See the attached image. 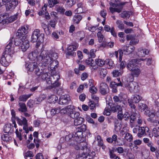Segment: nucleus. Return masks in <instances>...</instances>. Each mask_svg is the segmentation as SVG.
<instances>
[{
    "instance_id": "obj_1",
    "label": "nucleus",
    "mask_w": 159,
    "mask_h": 159,
    "mask_svg": "<svg viewBox=\"0 0 159 159\" xmlns=\"http://www.w3.org/2000/svg\"><path fill=\"white\" fill-rule=\"evenodd\" d=\"M86 126L83 125L77 128L76 132L73 135L69 134L65 138L66 141L70 139H74L77 143L75 146L76 150H84V155L82 156L78 155L77 156V159H89V149L87 148V143L86 142L85 138L83 137V132L86 130Z\"/></svg>"
},
{
    "instance_id": "obj_2",
    "label": "nucleus",
    "mask_w": 159,
    "mask_h": 159,
    "mask_svg": "<svg viewBox=\"0 0 159 159\" xmlns=\"http://www.w3.org/2000/svg\"><path fill=\"white\" fill-rule=\"evenodd\" d=\"M28 57L30 61L36 62V60L44 66H47L51 60L45 50L42 51L40 52L37 50H34L29 54Z\"/></svg>"
},
{
    "instance_id": "obj_3",
    "label": "nucleus",
    "mask_w": 159,
    "mask_h": 159,
    "mask_svg": "<svg viewBox=\"0 0 159 159\" xmlns=\"http://www.w3.org/2000/svg\"><path fill=\"white\" fill-rule=\"evenodd\" d=\"M15 44L19 46L23 52L26 51L30 47L29 42L26 36L16 38L15 41Z\"/></svg>"
},
{
    "instance_id": "obj_4",
    "label": "nucleus",
    "mask_w": 159,
    "mask_h": 159,
    "mask_svg": "<svg viewBox=\"0 0 159 159\" xmlns=\"http://www.w3.org/2000/svg\"><path fill=\"white\" fill-rule=\"evenodd\" d=\"M60 78V76L58 74H56L48 77L46 79L47 83L48 84L51 85L47 88L49 89H52L54 87L58 86L60 84L58 81Z\"/></svg>"
},
{
    "instance_id": "obj_5",
    "label": "nucleus",
    "mask_w": 159,
    "mask_h": 159,
    "mask_svg": "<svg viewBox=\"0 0 159 159\" xmlns=\"http://www.w3.org/2000/svg\"><path fill=\"white\" fill-rule=\"evenodd\" d=\"M25 68L28 71L32 72L34 71V73L36 75H39V72L40 68H39L37 65V63L35 61H30L27 63L25 65Z\"/></svg>"
},
{
    "instance_id": "obj_6",
    "label": "nucleus",
    "mask_w": 159,
    "mask_h": 159,
    "mask_svg": "<svg viewBox=\"0 0 159 159\" xmlns=\"http://www.w3.org/2000/svg\"><path fill=\"white\" fill-rule=\"evenodd\" d=\"M44 35L43 34L40 33L39 29H35L33 32L31 37V40L33 42H36L39 39L40 41L43 40Z\"/></svg>"
},
{
    "instance_id": "obj_7",
    "label": "nucleus",
    "mask_w": 159,
    "mask_h": 159,
    "mask_svg": "<svg viewBox=\"0 0 159 159\" xmlns=\"http://www.w3.org/2000/svg\"><path fill=\"white\" fill-rule=\"evenodd\" d=\"M130 82L128 84L125 85L126 88L131 93H136L138 91L139 85L138 83L135 82L131 80V79L129 80Z\"/></svg>"
},
{
    "instance_id": "obj_8",
    "label": "nucleus",
    "mask_w": 159,
    "mask_h": 159,
    "mask_svg": "<svg viewBox=\"0 0 159 159\" xmlns=\"http://www.w3.org/2000/svg\"><path fill=\"white\" fill-rule=\"evenodd\" d=\"M16 120L17 123L20 125H23V129L25 131L26 133H28L29 132L27 120L25 117H23L22 119L21 120L16 117Z\"/></svg>"
},
{
    "instance_id": "obj_9",
    "label": "nucleus",
    "mask_w": 159,
    "mask_h": 159,
    "mask_svg": "<svg viewBox=\"0 0 159 159\" xmlns=\"http://www.w3.org/2000/svg\"><path fill=\"white\" fill-rule=\"evenodd\" d=\"M139 63V61L137 59H132L129 61L127 64L126 67L128 70L130 71L133 70L136 67H139L137 65Z\"/></svg>"
},
{
    "instance_id": "obj_10",
    "label": "nucleus",
    "mask_w": 159,
    "mask_h": 159,
    "mask_svg": "<svg viewBox=\"0 0 159 159\" xmlns=\"http://www.w3.org/2000/svg\"><path fill=\"white\" fill-rule=\"evenodd\" d=\"M28 28L27 26H24L21 27L18 30L16 34V35L19 37L17 38H20L25 35L28 33Z\"/></svg>"
},
{
    "instance_id": "obj_11",
    "label": "nucleus",
    "mask_w": 159,
    "mask_h": 159,
    "mask_svg": "<svg viewBox=\"0 0 159 159\" xmlns=\"http://www.w3.org/2000/svg\"><path fill=\"white\" fill-rule=\"evenodd\" d=\"M12 43L11 41H10L8 44L6 46L4 52V54L5 55H7L10 56L13 54L14 52V48L12 46Z\"/></svg>"
},
{
    "instance_id": "obj_12",
    "label": "nucleus",
    "mask_w": 159,
    "mask_h": 159,
    "mask_svg": "<svg viewBox=\"0 0 159 159\" xmlns=\"http://www.w3.org/2000/svg\"><path fill=\"white\" fill-rule=\"evenodd\" d=\"M142 97L138 95H136L131 99L129 102V106L132 108L135 109V106L133 103H137L140 101Z\"/></svg>"
},
{
    "instance_id": "obj_13",
    "label": "nucleus",
    "mask_w": 159,
    "mask_h": 159,
    "mask_svg": "<svg viewBox=\"0 0 159 159\" xmlns=\"http://www.w3.org/2000/svg\"><path fill=\"white\" fill-rule=\"evenodd\" d=\"M18 4L17 0H11L6 5V10L7 11H12Z\"/></svg>"
},
{
    "instance_id": "obj_14",
    "label": "nucleus",
    "mask_w": 159,
    "mask_h": 159,
    "mask_svg": "<svg viewBox=\"0 0 159 159\" xmlns=\"http://www.w3.org/2000/svg\"><path fill=\"white\" fill-rule=\"evenodd\" d=\"M117 80L119 83H117L116 82H111L110 84V87L112 88V92L114 93H116L117 91L116 89V87L117 86H124L122 83L121 82L120 78H117Z\"/></svg>"
},
{
    "instance_id": "obj_15",
    "label": "nucleus",
    "mask_w": 159,
    "mask_h": 159,
    "mask_svg": "<svg viewBox=\"0 0 159 159\" xmlns=\"http://www.w3.org/2000/svg\"><path fill=\"white\" fill-rule=\"evenodd\" d=\"M113 99L115 102H120L121 104H117L116 106H113V108H114V109H122L123 107V105H125V103L123 102H121V100L119 97L116 96H115L113 98Z\"/></svg>"
},
{
    "instance_id": "obj_16",
    "label": "nucleus",
    "mask_w": 159,
    "mask_h": 159,
    "mask_svg": "<svg viewBox=\"0 0 159 159\" xmlns=\"http://www.w3.org/2000/svg\"><path fill=\"white\" fill-rule=\"evenodd\" d=\"M92 98L95 101H90V109H94L98 107V102L99 100V98L96 95H92Z\"/></svg>"
},
{
    "instance_id": "obj_17",
    "label": "nucleus",
    "mask_w": 159,
    "mask_h": 159,
    "mask_svg": "<svg viewBox=\"0 0 159 159\" xmlns=\"http://www.w3.org/2000/svg\"><path fill=\"white\" fill-rule=\"evenodd\" d=\"M100 91L101 93L105 95L109 92V88L107 84L105 83L100 84Z\"/></svg>"
},
{
    "instance_id": "obj_18",
    "label": "nucleus",
    "mask_w": 159,
    "mask_h": 159,
    "mask_svg": "<svg viewBox=\"0 0 159 159\" xmlns=\"http://www.w3.org/2000/svg\"><path fill=\"white\" fill-rule=\"evenodd\" d=\"M122 49H123L125 54L128 55L134 51V48L132 46H129V45L126 44L124 45Z\"/></svg>"
},
{
    "instance_id": "obj_19",
    "label": "nucleus",
    "mask_w": 159,
    "mask_h": 159,
    "mask_svg": "<svg viewBox=\"0 0 159 159\" xmlns=\"http://www.w3.org/2000/svg\"><path fill=\"white\" fill-rule=\"evenodd\" d=\"M131 75L129 78L131 80H134V77H138L141 73L140 70L137 67L131 70Z\"/></svg>"
},
{
    "instance_id": "obj_20",
    "label": "nucleus",
    "mask_w": 159,
    "mask_h": 159,
    "mask_svg": "<svg viewBox=\"0 0 159 159\" xmlns=\"http://www.w3.org/2000/svg\"><path fill=\"white\" fill-rule=\"evenodd\" d=\"M95 84L94 81L93 79H90V93H92L91 96L93 95H95V94L98 91L97 88L95 86Z\"/></svg>"
},
{
    "instance_id": "obj_21",
    "label": "nucleus",
    "mask_w": 159,
    "mask_h": 159,
    "mask_svg": "<svg viewBox=\"0 0 159 159\" xmlns=\"http://www.w3.org/2000/svg\"><path fill=\"white\" fill-rule=\"evenodd\" d=\"M148 128L147 127H141L138 129V132L137 134L138 137L139 138L142 137L143 136L146 135V132H148Z\"/></svg>"
},
{
    "instance_id": "obj_22",
    "label": "nucleus",
    "mask_w": 159,
    "mask_h": 159,
    "mask_svg": "<svg viewBox=\"0 0 159 159\" xmlns=\"http://www.w3.org/2000/svg\"><path fill=\"white\" fill-rule=\"evenodd\" d=\"M70 100L69 96L66 95H61L59 98V104L63 105L67 103Z\"/></svg>"
},
{
    "instance_id": "obj_23",
    "label": "nucleus",
    "mask_w": 159,
    "mask_h": 159,
    "mask_svg": "<svg viewBox=\"0 0 159 159\" xmlns=\"http://www.w3.org/2000/svg\"><path fill=\"white\" fill-rule=\"evenodd\" d=\"M4 53H3L0 61V64L2 65L6 66L9 65L10 62L9 61L7 60L6 58L9 57L11 56L7 55H5V54L4 55Z\"/></svg>"
},
{
    "instance_id": "obj_24",
    "label": "nucleus",
    "mask_w": 159,
    "mask_h": 159,
    "mask_svg": "<svg viewBox=\"0 0 159 159\" xmlns=\"http://www.w3.org/2000/svg\"><path fill=\"white\" fill-rule=\"evenodd\" d=\"M126 39L127 40H130L129 44L131 46L138 43L139 42V40L134 38V36L131 34L127 35L126 36Z\"/></svg>"
},
{
    "instance_id": "obj_25",
    "label": "nucleus",
    "mask_w": 159,
    "mask_h": 159,
    "mask_svg": "<svg viewBox=\"0 0 159 159\" xmlns=\"http://www.w3.org/2000/svg\"><path fill=\"white\" fill-rule=\"evenodd\" d=\"M149 51L146 49L139 48L137 52L138 56L140 57H144L149 54Z\"/></svg>"
},
{
    "instance_id": "obj_26",
    "label": "nucleus",
    "mask_w": 159,
    "mask_h": 159,
    "mask_svg": "<svg viewBox=\"0 0 159 159\" xmlns=\"http://www.w3.org/2000/svg\"><path fill=\"white\" fill-rule=\"evenodd\" d=\"M4 131L5 133L7 134L12 133L14 131V129L11 124H9L6 125L4 127Z\"/></svg>"
},
{
    "instance_id": "obj_27",
    "label": "nucleus",
    "mask_w": 159,
    "mask_h": 159,
    "mask_svg": "<svg viewBox=\"0 0 159 159\" xmlns=\"http://www.w3.org/2000/svg\"><path fill=\"white\" fill-rule=\"evenodd\" d=\"M39 72L40 74L39 75H37L39 77H41L42 79L43 80H46V79L48 76L47 72L46 69H44L42 70V69H40Z\"/></svg>"
},
{
    "instance_id": "obj_28",
    "label": "nucleus",
    "mask_w": 159,
    "mask_h": 159,
    "mask_svg": "<svg viewBox=\"0 0 159 159\" xmlns=\"http://www.w3.org/2000/svg\"><path fill=\"white\" fill-rule=\"evenodd\" d=\"M97 140L98 141V145L101 147L102 149L104 150L106 148V146L104 144L103 140L100 136H97Z\"/></svg>"
},
{
    "instance_id": "obj_29",
    "label": "nucleus",
    "mask_w": 159,
    "mask_h": 159,
    "mask_svg": "<svg viewBox=\"0 0 159 159\" xmlns=\"http://www.w3.org/2000/svg\"><path fill=\"white\" fill-rule=\"evenodd\" d=\"M105 65L108 69H112L115 66L113 61L111 59H107L106 60Z\"/></svg>"
},
{
    "instance_id": "obj_30",
    "label": "nucleus",
    "mask_w": 159,
    "mask_h": 159,
    "mask_svg": "<svg viewBox=\"0 0 159 159\" xmlns=\"http://www.w3.org/2000/svg\"><path fill=\"white\" fill-rule=\"evenodd\" d=\"M98 68L96 61H94L93 59L90 60V69L92 71L95 70Z\"/></svg>"
},
{
    "instance_id": "obj_31",
    "label": "nucleus",
    "mask_w": 159,
    "mask_h": 159,
    "mask_svg": "<svg viewBox=\"0 0 159 159\" xmlns=\"http://www.w3.org/2000/svg\"><path fill=\"white\" fill-rule=\"evenodd\" d=\"M49 63L50 64L49 65V66L52 69V70H53L55 69L57 67L58 65V62L57 60H53L48 64Z\"/></svg>"
},
{
    "instance_id": "obj_32",
    "label": "nucleus",
    "mask_w": 159,
    "mask_h": 159,
    "mask_svg": "<svg viewBox=\"0 0 159 159\" xmlns=\"http://www.w3.org/2000/svg\"><path fill=\"white\" fill-rule=\"evenodd\" d=\"M32 94H23L20 96L19 98V100L20 101L25 102L28 98H29L31 95Z\"/></svg>"
},
{
    "instance_id": "obj_33",
    "label": "nucleus",
    "mask_w": 159,
    "mask_h": 159,
    "mask_svg": "<svg viewBox=\"0 0 159 159\" xmlns=\"http://www.w3.org/2000/svg\"><path fill=\"white\" fill-rule=\"evenodd\" d=\"M84 120V119L81 117L77 118L74 121L75 125L77 126L81 125L83 123Z\"/></svg>"
},
{
    "instance_id": "obj_34",
    "label": "nucleus",
    "mask_w": 159,
    "mask_h": 159,
    "mask_svg": "<svg viewBox=\"0 0 159 159\" xmlns=\"http://www.w3.org/2000/svg\"><path fill=\"white\" fill-rule=\"evenodd\" d=\"M70 113H69L68 115L70 116V117L72 118H77L80 115V113L78 112H76L73 110H70Z\"/></svg>"
},
{
    "instance_id": "obj_35",
    "label": "nucleus",
    "mask_w": 159,
    "mask_h": 159,
    "mask_svg": "<svg viewBox=\"0 0 159 159\" xmlns=\"http://www.w3.org/2000/svg\"><path fill=\"white\" fill-rule=\"evenodd\" d=\"M1 139L4 141L7 142L11 140L12 138L7 134L2 135Z\"/></svg>"
},
{
    "instance_id": "obj_36",
    "label": "nucleus",
    "mask_w": 159,
    "mask_h": 159,
    "mask_svg": "<svg viewBox=\"0 0 159 159\" xmlns=\"http://www.w3.org/2000/svg\"><path fill=\"white\" fill-rule=\"evenodd\" d=\"M125 4V3H124L123 2L116 5L115 7H116V12L118 13L120 12L122 9L123 6Z\"/></svg>"
},
{
    "instance_id": "obj_37",
    "label": "nucleus",
    "mask_w": 159,
    "mask_h": 159,
    "mask_svg": "<svg viewBox=\"0 0 159 159\" xmlns=\"http://www.w3.org/2000/svg\"><path fill=\"white\" fill-rule=\"evenodd\" d=\"M145 114L150 118L153 117L155 116L154 110H146Z\"/></svg>"
},
{
    "instance_id": "obj_38",
    "label": "nucleus",
    "mask_w": 159,
    "mask_h": 159,
    "mask_svg": "<svg viewBox=\"0 0 159 159\" xmlns=\"http://www.w3.org/2000/svg\"><path fill=\"white\" fill-rule=\"evenodd\" d=\"M121 126L120 123H119L118 120L116 121L115 123L114 130L116 132H119L121 128Z\"/></svg>"
},
{
    "instance_id": "obj_39",
    "label": "nucleus",
    "mask_w": 159,
    "mask_h": 159,
    "mask_svg": "<svg viewBox=\"0 0 159 159\" xmlns=\"http://www.w3.org/2000/svg\"><path fill=\"white\" fill-rule=\"evenodd\" d=\"M46 97V96L45 95H43L41 96L39 98H36L34 101V103L37 104L39 103L42 100L44 99Z\"/></svg>"
},
{
    "instance_id": "obj_40",
    "label": "nucleus",
    "mask_w": 159,
    "mask_h": 159,
    "mask_svg": "<svg viewBox=\"0 0 159 159\" xmlns=\"http://www.w3.org/2000/svg\"><path fill=\"white\" fill-rule=\"evenodd\" d=\"M123 70H120V71L118 70H115L113 71L112 74L114 77H117L121 75L123 73Z\"/></svg>"
},
{
    "instance_id": "obj_41",
    "label": "nucleus",
    "mask_w": 159,
    "mask_h": 159,
    "mask_svg": "<svg viewBox=\"0 0 159 159\" xmlns=\"http://www.w3.org/2000/svg\"><path fill=\"white\" fill-rule=\"evenodd\" d=\"M78 47L77 43H75L74 45H71L69 46L67 48L68 51H75Z\"/></svg>"
},
{
    "instance_id": "obj_42",
    "label": "nucleus",
    "mask_w": 159,
    "mask_h": 159,
    "mask_svg": "<svg viewBox=\"0 0 159 159\" xmlns=\"http://www.w3.org/2000/svg\"><path fill=\"white\" fill-rule=\"evenodd\" d=\"M48 6L50 7H52L53 6L58 3V2L57 0H48Z\"/></svg>"
},
{
    "instance_id": "obj_43",
    "label": "nucleus",
    "mask_w": 159,
    "mask_h": 159,
    "mask_svg": "<svg viewBox=\"0 0 159 159\" xmlns=\"http://www.w3.org/2000/svg\"><path fill=\"white\" fill-rule=\"evenodd\" d=\"M152 134L155 137L159 138V131L158 130V128L157 129L156 128H153L152 130Z\"/></svg>"
},
{
    "instance_id": "obj_44",
    "label": "nucleus",
    "mask_w": 159,
    "mask_h": 159,
    "mask_svg": "<svg viewBox=\"0 0 159 159\" xmlns=\"http://www.w3.org/2000/svg\"><path fill=\"white\" fill-rule=\"evenodd\" d=\"M82 19L81 16L79 15H75L74 17L73 20L74 22L77 24L79 23V22Z\"/></svg>"
},
{
    "instance_id": "obj_45",
    "label": "nucleus",
    "mask_w": 159,
    "mask_h": 159,
    "mask_svg": "<svg viewBox=\"0 0 159 159\" xmlns=\"http://www.w3.org/2000/svg\"><path fill=\"white\" fill-rule=\"evenodd\" d=\"M86 10V7H78L75 11L76 13H80L85 12Z\"/></svg>"
},
{
    "instance_id": "obj_46",
    "label": "nucleus",
    "mask_w": 159,
    "mask_h": 159,
    "mask_svg": "<svg viewBox=\"0 0 159 159\" xmlns=\"http://www.w3.org/2000/svg\"><path fill=\"white\" fill-rule=\"evenodd\" d=\"M107 70L106 69L102 68L100 70V74L102 77H105L107 74Z\"/></svg>"
},
{
    "instance_id": "obj_47",
    "label": "nucleus",
    "mask_w": 159,
    "mask_h": 159,
    "mask_svg": "<svg viewBox=\"0 0 159 159\" xmlns=\"http://www.w3.org/2000/svg\"><path fill=\"white\" fill-rule=\"evenodd\" d=\"M47 52L48 55L51 59V60L49 62V63L51 62V61H52L54 58L57 59V58L58 56L57 53H49L48 52Z\"/></svg>"
},
{
    "instance_id": "obj_48",
    "label": "nucleus",
    "mask_w": 159,
    "mask_h": 159,
    "mask_svg": "<svg viewBox=\"0 0 159 159\" xmlns=\"http://www.w3.org/2000/svg\"><path fill=\"white\" fill-rule=\"evenodd\" d=\"M125 138L128 141L131 142L133 140V138L132 135L129 133H128L125 134Z\"/></svg>"
},
{
    "instance_id": "obj_49",
    "label": "nucleus",
    "mask_w": 159,
    "mask_h": 159,
    "mask_svg": "<svg viewBox=\"0 0 159 159\" xmlns=\"http://www.w3.org/2000/svg\"><path fill=\"white\" fill-rule=\"evenodd\" d=\"M143 141L145 143L147 144V145L148 147L151 146L152 145H153V143L148 138H144L143 139Z\"/></svg>"
},
{
    "instance_id": "obj_50",
    "label": "nucleus",
    "mask_w": 159,
    "mask_h": 159,
    "mask_svg": "<svg viewBox=\"0 0 159 159\" xmlns=\"http://www.w3.org/2000/svg\"><path fill=\"white\" fill-rule=\"evenodd\" d=\"M106 60L104 61L102 59H98L96 61V64L97 65V66H102L104 65H105Z\"/></svg>"
},
{
    "instance_id": "obj_51",
    "label": "nucleus",
    "mask_w": 159,
    "mask_h": 159,
    "mask_svg": "<svg viewBox=\"0 0 159 159\" xmlns=\"http://www.w3.org/2000/svg\"><path fill=\"white\" fill-rule=\"evenodd\" d=\"M49 101L51 102H54L58 100V97L56 95H52L49 97Z\"/></svg>"
},
{
    "instance_id": "obj_52",
    "label": "nucleus",
    "mask_w": 159,
    "mask_h": 159,
    "mask_svg": "<svg viewBox=\"0 0 159 159\" xmlns=\"http://www.w3.org/2000/svg\"><path fill=\"white\" fill-rule=\"evenodd\" d=\"M139 109H146L148 108V106L145 104L140 103L138 104Z\"/></svg>"
},
{
    "instance_id": "obj_53",
    "label": "nucleus",
    "mask_w": 159,
    "mask_h": 159,
    "mask_svg": "<svg viewBox=\"0 0 159 159\" xmlns=\"http://www.w3.org/2000/svg\"><path fill=\"white\" fill-rule=\"evenodd\" d=\"M97 36L98 42L99 43L101 42L104 38L103 35L102 34L101 32L99 31L97 33Z\"/></svg>"
},
{
    "instance_id": "obj_54",
    "label": "nucleus",
    "mask_w": 159,
    "mask_h": 159,
    "mask_svg": "<svg viewBox=\"0 0 159 159\" xmlns=\"http://www.w3.org/2000/svg\"><path fill=\"white\" fill-rule=\"evenodd\" d=\"M118 114L117 115L118 118L121 120L124 117V115L122 110H118Z\"/></svg>"
},
{
    "instance_id": "obj_55",
    "label": "nucleus",
    "mask_w": 159,
    "mask_h": 159,
    "mask_svg": "<svg viewBox=\"0 0 159 159\" xmlns=\"http://www.w3.org/2000/svg\"><path fill=\"white\" fill-rule=\"evenodd\" d=\"M7 16L6 14H2L0 15V23L4 21L7 19Z\"/></svg>"
},
{
    "instance_id": "obj_56",
    "label": "nucleus",
    "mask_w": 159,
    "mask_h": 159,
    "mask_svg": "<svg viewBox=\"0 0 159 159\" xmlns=\"http://www.w3.org/2000/svg\"><path fill=\"white\" fill-rule=\"evenodd\" d=\"M116 23L118 25V28L120 29H123L124 28V25L122 23L121 21L118 20L116 21Z\"/></svg>"
},
{
    "instance_id": "obj_57",
    "label": "nucleus",
    "mask_w": 159,
    "mask_h": 159,
    "mask_svg": "<svg viewBox=\"0 0 159 159\" xmlns=\"http://www.w3.org/2000/svg\"><path fill=\"white\" fill-rule=\"evenodd\" d=\"M120 16L124 18L126 17L129 18L130 16V15L128 12L127 11L124 12L123 13L120 14Z\"/></svg>"
},
{
    "instance_id": "obj_58",
    "label": "nucleus",
    "mask_w": 159,
    "mask_h": 159,
    "mask_svg": "<svg viewBox=\"0 0 159 159\" xmlns=\"http://www.w3.org/2000/svg\"><path fill=\"white\" fill-rule=\"evenodd\" d=\"M57 11L61 13L64 14L65 11V9L62 7H59L57 8Z\"/></svg>"
},
{
    "instance_id": "obj_59",
    "label": "nucleus",
    "mask_w": 159,
    "mask_h": 159,
    "mask_svg": "<svg viewBox=\"0 0 159 159\" xmlns=\"http://www.w3.org/2000/svg\"><path fill=\"white\" fill-rule=\"evenodd\" d=\"M24 156L25 157H33L34 156L32 152L29 151H28L27 152H26L25 153Z\"/></svg>"
},
{
    "instance_id": "obj_60",
    "label": "nucleus",
    "mask_w": 159,
    "mask_h": 159,
    "mask_svg": "<svg viewBox=\"0 0 159 159\" xmlns=\"http://www.w3.org/2000/svg\"><path fill=\"white\" fill-rule=\"evenodd\" d=\"M44 31L46 35H50L52 32V30L51 29V27L49 26L45 30H44Z\"/></svg>"
},
{
    "instance_id": "obj_61",
    "label": "nucleus",
    "mask_w": 159,
    "mask_h": 159,
    "mask_svg": "<svg viewBox=\"0 0 159 159\" xmlns=\"http://www.w3.org/2000/svg\"><path fill=\"white\" fill-rule=\"evenodd\" d=\"M123 49H119L118 51V52H119V61H121L122 59V57L123 55Z\"/></svg>"
},
{
    "instance_id": "obj_62",
    "label": "nucleus",
    "mask_w": 159,
    "mask_h": 159,
    "mask_svg": "<svg viewBox=\"0 0 159 159\" xmlns=\"http://www.w3.org/2000/svg\"><path fill=\"white\" fill-rule=\"evenodd\" d=\"M109 155L111 158H114L116 157V155L114 153L113 150L109 149Z\"/></svg>"
},
{
    "instance_id": "obj_63",
    "label": "nucleus",
    "mask_w": 159,
    "mask_h": 159,
    "mask_svg": "<svg viewBox=\"0 0 159 159\" xmlns=\"http://www.w3.org/2000/svg\"><path fill=\"white\" fill-rule=\"evenodd\" d=\"M18 105L21 109H26V107L25 104L23 102H19Z\"/></svg>"
},
{
    "instance_id": "obj_64",
    "label": "nucleus",
    "mask_w": 159,
    "mask_h": 159,
    "mask_svg": "<svg viewBox=\"0 0 159 159\" xmlns=\"http://www.w3.org/2000/svg\"><path fill=\"white\" fill-rule=\"evenodd\" d=\"M116 150L117 151L118 153L120 154L124 152L123 148L121 147H119L116 148Z\"/></svg>"
}]
</instances>
